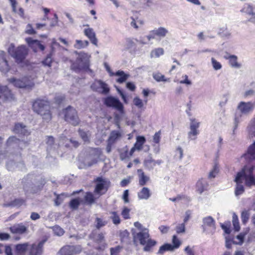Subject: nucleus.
Listing matches in <instances>:
<instances>
[{"label": "nucleus", "instance_id": "nucleus-1", "mask_svg": "<svg viewBox=\"0 0 255 255\" xmlns=\"http://www.w3.org/2000/svg\"><path fill=\"white\" fill-rule=\"evenodd\" d=\"M133 242L134 245H137L139 243L141 245L144 246L143 250L146 252H152V248L154 247L157 242L156 241L150 239L148 230L146 228L138 232L132 230Z\"/></svg>", "mask_w": 255, "mask_h": 255}, {"label": "nucleus", "instance_id": "nucleus-2", "mask_svg": "<svg viewBox=\"0 0 255 255\" xmlns=\"http://www.w3.org/2000/svg\"><path fill=\"white\" fill-rule=\"evenodd\" d=\"M75 53L78 55V56L76 61H70L71 69L76 72L84 70L92 73V70L89 68V56L84 52L78 53L75 51Z\"/></svg>", "mask_w": 255, "mask_h": 255}, {"label": "nucleus", "instance_id": "nucleus-3", "mask_svg": "<svg viewBox=\"0 0 255 255\" xmlns=\"http://www.w3.org/2000/svg\"><path fill=\"white\" fill-rule=\"evenodd\" d=\"M33 111L42 117L43 120L49 121L51 119L50 104L46 100L37 99L33 104Z\"/></svg>", "mask_w": 255, "mask_h": 255}, {"label": "nucleus", "instance_id": "nucleus-4", "mask_svg": "<svg viewBox=\"0 0 255 255\" xmlns=\"http://www.w3.org/2000/svg\"><path fill=\"white\" fill-rule=\"evenodd\" d=\"M254 170V167L253 166H245L241 172L237 173L235 181L238 182L240 179L243 181L245 179L246 185L249 187L251 186L255 178L253 175Z\"/></svg>", "mask_w": 255, "mask_h": 255}, {"label": "nucleus", "instance_id": "nucleus-5", "mask_svg": "<svg viewBox=\"0 0 255 255\" xmlns=\"http://www.w3.org/2000/svg\"><path fill=\"white\" fill-rule=\"evenodd\" d=\"M34 176L33 175L28 174L25 176L21 180V183L23 185V188L26 192H29L32 193H36L41 190L44 185L45 182L42 181L40 185H38L37 187L35 186L33 182Z\"/></svg>", "mask_w": 255, "mask_h": 255}, {"label": "nucleus", "instance_id": "nucleus-6", "mask_svg": "<svg viewBox=\"0 0 255 255\" xmlns=\"http://www.w3.org/2000/svg\"><path fill=\"white\" fill-rule=\"evenodd\" d=\"M8 52L17 63L21 62L25 58L28 53L25 46L21 45L15 48L13 44L10 45Z\"/></svg>", "mask_w": 255, "mask_h": 255}, {"label": "nucleus", "instance_id": "nucleus-7", "mask_svg": "<svg viewBox=\"0 0 255 255\" xmlns=\"http://www.w3.org/2000/svg\"><path fill=\"white\" fill-rule=\"evenodd\" d=\"M65 121L74 126H76L80 123V119L77 112L71 106H68L62 111Z\"/></svg>", "mask_w": 255, "mask_h": 255}, {"label": "nucleus", "instance_id": "nucleus-8", "mask_svg": "<svg viewBox=\"0 0 255 255\" xmlns=\"http://www.w3.org/2000/svg\"><path fill=\"white\" fill-rule=\"evenodd\" d=\"M96 182L95 192L100 195L105 194L110 186V181L106 179L99 177L96 179Z\"/></svg>", "mask_w": 255, "mask_h": 255}, {"label": "nucleus", "instance_id": "nucleus-9", "mask_svg": "<svg viewBox=\"0 0 255 255\" xmlns=\"http://www.w3.org/2000/svg\"><path fill=\"white\" fill-rule=\"evenodd\" d=\"M91 89L103 95H107L110 92L108 85L102 80H95L91 86Z\"/></svg>", "mask_w": 255, "mask_h": 255}, {"label": "nucleus", "instance_id": "nucleus-10", "mask_svg": "<svg viewBox=\"0 0 255 255\" xmlns=\"http://www.w3.org/2000/svg\"><path fill=\"white\" fill-rule=\"evenodd\" d=\"M9 80L14 86L19 88H29L34 85L31 80L27 77H24L21 79L10 78Z\"/></svg>", "mask_w": 255, "mask_h": 255}, {"label": "nucleus", "instance_id": "nucleus-11", "mask_svg": "<svg viewBox=\"0 0 255 255\" xmlns=\"http://www.w3.org/2000/svg\"><path fill=\"white\" fill-rule=\"evenodd\" d=\"M202 228L204 232L212 234L216 230L215 221L211 216L204 218Z\"/></svg>", "mask_w": 255, "mask_h": 255}, {"label": "nucleus", "instance_id": "nucleus-12", "mask_svg": "<svg viewBox=\"0 0 255 255\" xmlns=\"http://www.w3.org/2000/svg\"><path fill=\"white\" fill-rule=\"evenodd\" d=\"M82 247L80 245L66 246L62 247L59 251L60 255H73L81 253Z\"/></svg>", "mask_w": 255, "mask_h": 255}, {"label": "nucleus", "instance_id": "nucleus-13", "mask_svg": "<svg viewBox=\"0 0 255 255\" xmlns=\"http://www.w3.org/2000/svg\"><path fill=\"white\" fill-rule=\"evenodd\" d=\"M105 105L109 107H113L118 110L120 113H123L124 106L120 100L113 97H108L105 100Z\"/></svg>", "mask_w": 255, "mask_h": 255}, {"label": "nucleus", "instance_id": "nucleus-14", "mask_svg": "<svg viewBox=\"0 0 255 255\" xmlns=\"http://www.w3.org/2000/svg\"><path fill=\"white\" fill-rule=\"evenodd\" d=\"M191 121L190 131L188 133V138L190 140H195L197 136L199 134L198 128L200 123L195 119L191 120Z\"/></svg>", "mask_w": 255, "mask_h": 255}, {"label": "nucleus", "instance_id": "nucleus-15", "mask_svg": "<svg viewBox=\"0 0 255 255\" xmlns=\"http://www.w3.org/2000/svg\"><path fill=\"white\" fill-rule=\"evenodd\" d=\"M91 239L93 240L95 243L98 244H103L102 246L97 248L98 250H103L107 244L105 243V236L102 233H98L96 231H93L90 235Z\"/></svg>", "mask_w": 255, "mask_h": 255}, {"label": "nucleus", "instance_id": "nucleus-16", "mask_svg": "<svg viewBox=\"0 0 255 255\" xmlns=\"http://www.w3.org/2000/svg\"><path fill=\"white\" fill-rule=\"evenodd\" d=\"M255 107V103L251 102H241L237 107L238 110L243 115L252 113Z\"/></svg>", "mask_w": 255, "mask_h": 255}, {"label": "nucleus", "instance_id": "nucleus-17", "mask_svg": "<svg viewBox=\"0 0 255 255\" xmlns=\"http://www.w3.org/2000/svg\"><path fill=\"white\" fill-rule=\"evenodd\" d=\"M45 241H41L38 243L29 245V255H42Z\"/></svg>", "mask_w": 255, "mask_h": 255}, {"label": "nucleus", "instance_id": "nucleus-18", "mask_svg": "<svg viewBox=\"0 0 255 255\" xmlns=\"http://www.w3.org/2000/svg\"><path fill=\"white\" fill-rule=\"evenodd\" d=\"M9 230L12 234L22 235L28 233V227L25 225L23 223H20L15 224L10 227Z\"/></svg>", "mask_w": 255, "mask_h": 255}, {"label": "nucleus", "instance_id": "nucleus-19", "mask_svg": "<svg viewBox=\"0 0 255 255\" xmlns=\"http://www.w3.org/2000/svg\"><path fill=\"white\" fill-rule=\"evenodd\" d=\"M7 144L8 146H12L13 147H17L22 149L25 147L27 145V142L22 140H20L15 136H12L8 138L7 140Z\"/></svg>", "mask_w": 255, "mask_h": 255}, {"label": "nucleus", "instance_id": "nucleus-20", "mask_svg": "<svg viewBox=\"0 0 255 255\" xmlns=\"http://www.w3.org/2000/svg\"><path fill=\"white\" fill-rule=\"evenodd\" d=\"M29 247L28 243L18 244L14 246V252L16 255H25Z\"/></svg>", "mask_w": 255, "mask_h": 255}, {"label": "nucleus", "instance_id": "nucleus-21", "mask_svg": "<svg viewBox=\"0 0 255 255\" xmlns=\"http://www.w3.org/2000/svg\"><path fill=\"white\" fill-rule=\"evenodd\" d=\"M9 69L7 61L6 59L5 53L0 51V70L2 72H7Z\"/></svg>", "mask_w": 255, "mask_h": 255}, {"label": "nucleus", "instance_id": "nucleus-22", "mask_svg": "<svg viewBox=\"0 0 255 255\" xmlns=\"http://www.w3.org/2000/svg\"><path fill=\"white\" fill-rule=\"evenodd\" d=\"M13 131L15 133L24 135H28L29 134L27 127L21 123H17L15 125Z\"/></svg>", "mask_w": 255, "mask_h": 255}, {"label": "nucleus", "instance_id": "nucleus-23", "mask_svg": "<svg viewBox=\"0 0 255 255\" xmlns=\"http://www.w3.org/2000/svg\"><path fill=\"white\" fill-rule=\"evenodd\" d=\"M84 33L92 44L96 46L97 45L98 40L96 37V34L92 28H88L85 29Z\"/></svg>", "mask_w": 255, "mask_h": 255}, {"label": "nucleus", "instance_id": "nucleus-24", "mask_svg": "<svg viewBox=\"0 0 255 255\" xmlns=\"http://www.w3.org/2000/svg\"><path fill=\"white\" fill-rule=\"evenodd\" d=\"M224 58L229 59V64L231 67L236 68H240L241 67V64L237 61V56L227 53L226 55L224 56Z\"/></svg>", "mask_w": 255, "mask_h": 255}, {"label": "nucleus", "instance_id": "nucleus-25", "mask_svg": "<svg viewBox=\"0 0 255 255\" xmlns=\"http://www.w3.org/2000/svg\"><path fill=\"white\" fill-rule=\"evenodd\" d=\"M244 157L246 159L249 161L255 159V141L253 144L250 146L247 153L244 155Z\"/></svg>", "mask_w": 255, "mask_h": 255}, {"label": "nucleus", "instance_id": "nucleus-26", "mask_svg": "<svg viewBox=\"0 0 255 255\" xmlns=\"http://www.w3.org/2000/svg\"><path fill=\"white\" fill-rule=\"evenodd\" d=\"M151 195L150 191L147 187H143L137 193L138 198L140 200H147Z\"/></svg>", "mask_w": 255, "mask_h": 255}, {"label": "nucleus", "instance_id": "nucleus-27", "mask_svg": "<svg viewBox=\"0 0 255 255\" xmlns=\"http://www.w3.org/2000/svg\"><path fill=\"white\" fill-rule=\"evenodd\" d=\"M25 41L31 47L35 46L39 48L42 51H43L45 49V46L38 40H34L30 37H28L25 39Z\"/></svg>", "mask_w": 255, "mask_h": 255}, {"label": "nucleus", "instance_id": "nucleus-28", "mask_svg": "<svg viewBox=\"0 0 255 255\" xmlns=\"http://www.w3.org/2000/svg\"><path fill=\"white\" fill-rule=\"evenodd\" d=\"M128 21L130 22L131 26L135 29H137L144 23V21L139 18L138 17H135V18L130 17L128 19Z\"/></svg>", "mask_w": 255, "mask_h": 255}, {"label": "nucleus", "instance_id": "nucleus-29", "mask_svg": "<svg viewBox=\"0 0 255 255\" xmlns=\"http://www.w3.org/2000/svg\"><path fill=\"white\" fill-rule=\"evenodd\" d=\"M241 11L245 15H255V8L249 3H245Z\"/></svg>", "mask_w": 255, "mask_h": 255}, {"label": "nucleus", "instance_id": "nucleus-30", "mask_svg": "<svg viewBox=\"0 0 255 255\" xmlns=\"http://www.w3.org/2000/svg\"><path fill=\"white\" fill-rule=\"evenodd\" d=\"M137 172L139 177V184L140 186H144L149 180V177L146 176L142 169H138Z\"/></svg>", "mask_w": 255, "mask_h": 255}, {"label": "nucleus", "instance_id": "nucleus-31", "mask_svg": "<svg viewBox=\"0 0 255 255\" xmlns=\"http://www.w3.org/2000/svg\"><path fill=\"white\" fill-rule=\"evenodd\" d=\"M156 165L155 160L150 156H148L144 161V167L149 170H152Z\"/></svg>", "mask_w": 255, "mask_h": 255}, {"label": "nucleus", "instance_id": "nucleus-32", "mask_svg": "<svg viewBox=\"0 0 255 255\" xmlns=\"http://www.w3.org/2000/svg\"><path fill=\"white\" fill-rule=\"evenodd\" d=\"M207 186L208 184L206 181L203 179L198 180L196 184L197 190L200 194L206 190Z\"/></svg>", "mask_w": 255, "mask_h": 255}, {"label": "nucleus", "instance_id": "nucleus-33", "mask_svg": "<svg viewBox=\"0 0 255 255\" xmlns=\"http://www.w3.org/2000/svg\"><path fill=\"white\" fill-rule=\"evenodd\" d=\"M122 135L120 131L114 130L111 132L108 141L109 144H114L118 139L121 138Z\"/></svg>", "mask_w": 255, "mask_h": 255}, {"label": "nucleus", "instance_id": "nucleus-34", "mask_svg": "<svg viewBox=\"0 0 255 255\" xmlns=\"http://www.w3.org/2000/svg\"><path fill=\"white\" fill-rule=\"evenodd\" d=\"M115 75L120 77L117 79V82L119 83L125 82L129 77L128 75L126 74L123 71L121 70L117 71Z\"/></svg>", "mask_w": 255, "mask_h": 255}, {"label": "nucleus", "instance_id": "nucleus-35", "mask_svg": "<svg viewBox=\"0 0 255 255\" xmlns=\"http://www.w3.org/2000/svg\"><path fill=\"white\" fill-rule=\"evenodd\" d=\"M46 144L47 145V150L48 152H50L56 148V145L54 144V139L52 136L47 137Z\"/></svg>", "mask_w": 255, "mask_h": 255}, {"label": "nucleus", "instance_id": "nucleus-36", "mask_svg": "<svg viewBox=\"0 0 255 255\" xmlns=\"http://www.w3.org/2000/svg\"><path fill=\"white\" fill-rule=\"evenodd\" d=\"M10 2L12 10L15 13L22 15L24 13V10L21 7H19L18 9H17V2L16 0H9Z\"/></svg>", "mask_w": 255, "mask_h": 255}, {"label": "nucleus", "instance_id": "nucleus-37", "mask_svg": "<svg viewBox=\"0 0 255 255\" xmlns=\"http://www.w3.org/2000/svg\"><path fill=\"white\" fill-rule=\"evenodd\" d=\"M172 245L170 244H165L161 246L157 252L158 254L163 255L166 251H173Z\"/></svg>", "mask_w": 255, "mask_h": 255}, {"label": "nucleus", "instance_id": "nucleus-38", "mask_svg": "<svg viewBox=\"0 0 255 255\" xmlns=\"http://www.w3.org/2000/svg\"><path fill=\"white\" fill-rule=\"evenodd\" d=\"M145 141V138L143 136H138L136 137V141L134 146L136 148V150H140L142 146Z\"/></svg>", "mask_w": 255, "mask_h": 255}, {"label": "nucleus", "instance_id": "nucleus-39", "mask_svg": "<svg viewBox=\"0 0 255 255\" xmlns=\"http://www.w3.org/2000/svg\"><path fill=\"white\" fill-rule=\"evenodd\" d=\"M164 54V50L162 48H155L150 52L151 58H158Z\"/></svg>", "mask_w": 255, "mask_h": 255}, {"label": "nucleus", "instance_id": "nucleus-40", "mask_svg": "<svg viewBox=\"0 0 255 255\" xmlns=\"http://www.w3.org/2000/svg\"><path fill=\"white\" fill-rule=\"evenodd\" d=\"M156 36L158 37H164L168 33V30L164 27H160L158 29H154Z\"/></svg>", "mask_w": 255, "mask_h": 255}, {"label": "nucleus", "instance_id": "nucleus-41", "mask_svg": "<svg viewBox=\"0 0 255 255\" xmlns=\"http://www.w3.org/2000/svg\"><path fill=\"white\" fill-rule=\"evenodd\" d=\"M243 180H240L238 182H236L237 186L235 189V193L236 196H239L243 194L244 192V187L242 184Z\"/></svg>", "mask_w": 255, "mask_h": 255}, {"label": "nucleus", "instance_id": "nucleus-42", "mask_svg": "<svg viewBox=\"0 0 255 255\" xmlns=\"http://www.w3.org/2000/svg\"><path fill=\"white\" fill-rule=\"evenodd\" d=\"M25 202V200L23 199L18 198L15 199L11 201L10 203L8 205H5V206H20L23 205Z\"/></svg>", "mask_w": 255, "mask_h": 255}, {"label": "nucleus", "instance_id": "nucleus-43", "mask_svg": "<svg viewBox=\"0 0 255 255\" xmlns=\"http://www.w3.org/2000/svg\"><path fill=\"white\" fill-rule=\"evenodd\" d=\"M111 216L110 218L112 220L113 223L115 225H119L121 223V219L117 213L115 211L110 212Z\"/></svg>", "mask_w": 255, "mask_h": 255}, {"label": "nucleus", "instance_id": "nucleus-44", "mask_svg": "<svg viewBox=\"0 0 255 255\" xmlns=\"http://www.w3.org/2000/svg\"><path fill=\"white\" fill-rule=\"evenodd\" d=\"M218 34L225 38H229L231 36V32L226 28L220 29L218 32Z\"/></svg>", "mask_w": 255, "mask_h": 255}, {"label": "nucleus", "instance_id": "nucleus-45", "mask_svg": "<svg viewBox=\"0 0 255 255\" xmlns=\"http://www.w3.org/2000/svg\"><path fill=\"white\" fill-rule=\"evenodd\" d=\"M233 224L235 231L238 232L240 229L238 216L234 213L233 215Z\"/></svg>", "mask_w": 255, "mask_h": 255}, {"label": "nucleus", "instance_id": "nucleus-46", "mask_svg": "<svg viewBox=\"0 0 255 255\" xmlns=\"http://www.w3.org/2000/svg\"><path fill=\"white\" fill-rule=\"evenodd\" d=\"M79 133L84 141L87 142L89 141L90 133L88 132L80 129L79 130Z\"/></svg>", "mask_w": 255, "mask_h": 255}, {"label": "nucleus", "instance_id": "nucleus-47", "mask_svg": "<svg viewBox=\"0 0 255 255\" xmlns=\"http://www.w3.org/2000/svg\"><path fill=\"white\" fill-rule=\"evenodd\" d=\"M80 201L78 199H72L69 203V206L72 210H76L80 205Z\"/></svg>", "mask_w": 255, "mask_h": 255}, {"label": "nucleus", "instance_id": "nucleus-48", "mask_svg": "<svg viewBox=\"0 0 255 255\" xmlns=\"http://www.w3.org/2000/svg\"><path fill=\"white\" fill-rule=\"evenodd\" d=\"M85 200L89 204H92L95 202V198L93 194L91 192H87L85 196Z\"/></svg>", "mask_w": 255, "mask_h": 255}, {"label": "nucleus", "instance_id": "nucleus-49", "mask_svg": "<svg viewBox=\"0 0 255 255\" xmlns=\"http://www.w3.org/2000/svg\"><path fill=\"white\" fill-rule=\"evenodd\" d=\"M153 78L157 82L161 81H167V80L165 78V76L160 73H153Z\"/></svg>", "mask_w": 255, "mask_h": 255}, {"label": "nucleus", "instance_id": "nucleus-50", "mask_svg": "<svg viewBox=\"0 0 255 255\" xmlns=\"http://www.w3.org/2000/svg\"><path fill=\"white\" fill-rule=\"evenodd\" d=\"M54 234L58 236H61L64 233V230L59 226H55L52 228Z\"/></svg>", "mask_w": 255, "mask_h": 255}, {"label": "nucleus", "instance_id": "nucleus-51", "mask_svg": "<svg viewBox=\"0 0 255 255\" xmlns=\"http://www.w3.org/2000/svg\"><path fill=\"white\" fill-rule=\"evenodd\" d=\"M250 217V214L248 211L244 210L242 212L241 214V219L242 223L244 224H246L248 222Z\"/></svg>", "mask_w": 255, "mask_h": 255}, {"label": "nucleus", "instance_id": "nucleus-52", "mask_svg": "<svg viewBox=\"0 0 255 255\" xmlns=\"http://www.w3.org/2000/svg\"><path fill=\"white\" fill-rule=\"evenodd\" d=\"M67 196L64 193L61 194L60 195H57L56 198L55 200V205L56 206L60 205L63 202L65 197Z\"/></svg>", "mask_w": 255, "mask_h": 255}, {"label": "nucleus", "instance_id": "nucleus-53", "mask_svg": "<svg viewBox=\"0 0 255 255\" xmlns=\"http://www.w3.org/2000/svg\"><path fill=\"white\" fill-rule=\"evenodd\" d=\"M52 62V59L51 58V54L50 53L46 56V58L44 59L42 63V64L44 66H47L48 67H51V65Z\"/></svg>", "mask_w": 255, "mask_h": 255}, {"label": "nucleus", "instance_id": "nucleus-54", "mask_svg": "<svg viewBox=\"0 0 255 255\" xmlns=\"http://www.w3.org/2000/svg\"><path fill=\"white\" fill-rule=\"evenodd\" d=\"M211 62L214 70H218L222 68V66L221 64L218 62L214 58L212 57L211 58Z\"/></svg>", "mask_w": 255, "mask_h": 255}, {"label": "nucleus", "instance_id": "nucleus-55", "mask_svg": "<svg viewBox=\"0 0 255 255\" xmlns=\"http://www.w3.org/2000/svg\"><path fill=\"white\" fill-rule=\"evenodd\" d=\"M123 247L120 246H118L115 248H111L110 249L111 255H118L122 250Z\"/></svg>", "mask_w": 255, "mask_h": 255}, {"label": "nucleus", "instance_id": "nucleus-56", "mask_svg": "<svg viewBox=\"0 0 255 255\" xmlns=\"http://www.w3.org/2000/svg\"><path fill=\"white\" fill-rule=\"evenodd\" d=\"M96 227L97 229H99L105 226L107 222L105 221H103L102 219L99 218H96Z\"/></svg>", "mask_w": 255, "mask_h": 255}, {"label": "nucleus", "instance_id": "nucleus-57", "mask_svg": "<svg viewBox=\"0 0 255 255\" xmlns=\"http://www.w3.org/2000/svg\"><path fill=\"white\" fill-rule=\"evenodd\" d=\"M218 167L217 165H215L214 166L213 169L210 172L209 175H208V178L209 179H212V178H215L216 177V174L218 173Z\"/></svg>", "mask_w": 255, "mask_h": 255}, {"label": "nucleus", "instance_id": "nucleus-58", "mask_svg": "<svg viewBox=\"0 0 255 255\" xmlns=\"http://www.w3.org/2000/svg\"><path fill=\"white\" fill-rule=\"evenodd\" d=\"M175 230L177 234L184 233L185 232V227L184 223L177 225L176 227Z\"/></svg>", "mask_w": 255, "mask_h": 255}, {"label": "nucleus", "instance_id": "nucleus-59", "mask_svg": "<svg viewBox=\"0 0 255 255\" xmlns=\"http://www.w3.org/2000/svg\"><path fill=\"white\" fill-rule=\"evenodd\" d=\"M172 243L173 245H172L173 249L174 250L175 249H177L179 247L181 243L177 238L176 236L174 235L172 238Z\"/></svg>", "mask_w": 255, "mask_h": 255}, {"label": "nucleus", "instance_id": "nucleus-60", "mask_svg": "<svg viewBox=\"0 0 255 255\" xmlns=\"http://www.w3.org/2000/svg\"><path fill=\"white\" fill-rule=\"evenodd\" d=\"M133 102L134 105L138 108H141L143 106L142 101L138 97L134 98Z\"/></svg>", "mask_w": 255, "mask_h": 255}, {"label": "nucleus", "instance_id": "nucleus-61", "mask_svg": "<svg viewBox=\"0 0 255 255\" xmlns=\"http://www.w3.org/2000/svg\"><path fill=\"white\" fill-rule=\"evenodd\" d=\"M130 210L127 207H125L122 212V215L125 219H128L129 218V213Z\"/></svg>", "mask_w": 255, "mask_h": 255}, {"label": "nucleus", "instance_id": "nucleus-62", "mask_svg": "<svg viewBox=\"0 0 255 255\" xmlns=\"http://www.w3.org/2000/svg\"><path fill=\"white\" fill-rule=\"evenodd\" d=\"M129 236V233L127 231L125 230L120 233V237L122 242H125V240L127 239Z\"/></svg>", "mask_w": 255, "mask_h": 255}, {"label": "nucleus", "instance_id": "nucleus-63", "mask_svg": "<svg viewBox=\"0 0 255 255\" xmlns=\"http://www.w3.org/2000/svg\"><path fill=\"white\" fill-rule=\"evenodd\" d=\"M123 150L124 151L123 152H121L120 153V158H121L122 160L125 159L127 158H129L130 157L128 154V149H124Z\"/></svg>", "mask_w": 255, "mask_h": 255}, {"label": "nucleus", "instance_id": "nucleus-64", "mask_svg": "<svg viewBox=\"0 0 255 255\" xmlns=\"http://www.w3.org/2000/svg\"><path fill=\"white\" fill-rule=\"evenodd\" d=\"M4 253L5 255H13L12 249L10 245L4 246Z\"/></svg>", "mask_w": 255, "mask_h": 255}]
</instances>
